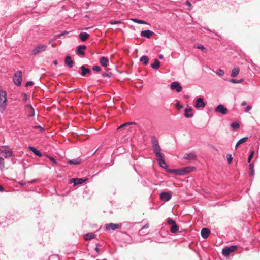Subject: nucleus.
Returning a JSON list of instances; mask_svg holds the SVG:
<instances>
[{"label":"nucleus","mask_w":260,"mask_h":260,"mask_svg":"<svg viewBox=\"0 0 260 260\" xmlns=\"http://www.w3.org/2000/svg\"><path fill=\"white\" fill-rule=\"evenodd\" d=\"M151 143L153 148L156 160L159 165L162 168L167 169V165L164 160V155L161 152V149L159 144L158 141L155 136H152L151 138Z\"/></svg>","instance_id":"f257e3e1"},{"label":"nucleus","mask_w":260,"mask_h":260,"mask_svg":"<svg viewBox=\"0 0 260 260\" xmlns=\"http://www.w3.org/2000/svg\"><path fill=\"white\" fill-rule=\"evenodd\" d=\"M7 105V92L4 90H0V111L3 113L6 108Z\"/></svg>","instance_id":"f03ea898"},{"label":"nucleus","mask_w":260,"mask_h":260,"mask_svg":"<svg viewBox=\"0 0 260 260\" xmlns=\"http://www.w3.org/2000/svg\"><path fill=\"white\" fill-rule=\"evenodd\" d=\"M47 46L43 44H39L36 46L31 51L32 55H36L39 53L44 52L46 50Z\"/></svg>","instance_id":"7ed1b4c3"},{"label":"nucleus","mask_w":260,"mask_h":260,"mask_svg":"<svg viewBox=\"0 0 260 260\" xmlns=\"http://www.w3.org/2000/svg\"><path fill=\"white\" fill-rule=\"evenodd\" d=\"M13 81L14 84L17 86H20L21 84L22 81V72L18 71L14 74L13 78Z\"/></svg>","instance_id":"20e7f679"},{"label":"nucleus","mask_w":260,"mask_h":260,"mask_svg":"<svg viewBox=\"0 0 260 260\" xmlns=\"http://www.w3.org/2000/svg\"><path fill=\"white\" fill-rule=\"evenodd\" d=\"M237 249L236 245H232L230 247H226L222 249V254L225 256H228L231 253L235 251Z\"/></svg>","instance_id":"39448f33"},{"label":"nucleus","mask_w":260,"mask_h":260,"mask_svg":"<svg viewBox=\"0 0 260 260\" xmlns=\"http://www.w3.org/2000/svg\"><path fill=\"white\" fill-rule=\"evenodd\" d=\"M214 111L216 113H220L223 115L226 114L228 112V109L222 104L218 105L215 108Z\"/></svg>","instance_id":"423d86ee"},{"label":"nucleus","mask_w":260,"mask_h":260,"mask_svg":"<svg viewBox=\"0 0 260 260\" xmlns=\"http://www.w3.org/2000/svg\"><path fill=\"white\" fill-rule=\"evenodd\" d=\"M172 198V195L170 192H162L160 194V199L162 201L167 202L169 201Z\"/></svg>","instance_id":"0eeeda50"},{"label":"nucleus","mask_w":260,"mask_h":260,"mask_svg":"<svg viewBox=\"0 0 260 260\" xmlns=\"http://www.w3.org/2000/svg\"><path fill=\"white\" fill-rule=\"evenodd\" d=\"M206 106V104L204 101V99L202 98H199L197 99L194 107L196 108H204Z\"/></svg>","instance_id":"6e6552de"},{"label":"nucleus","mask_w":260,"mask_h":260,"mask_svg":"<svg viewBox=\"0 0 260 260\" xmlns=\"http://www.w3.org/2000/svg\"><path fill=\"white\" fill-rule=\"evenodd\" d=\"M171 89L173 90H176L177 92H179L182 90V87L177 82H173L171 84Z\"/></svg>","instance_id":"1a4fd4ad"},{"label":"nucleus","mask_w":260,"mask_h":260,"mask_svg":"<svg viewBox=\"0 0 260 260\" xmlns=\"http://www.w3.org/2000/svg\"><path fill=\"white\" fill-rule=\"evenodd\" d=\"M0 153L3 154L5 158H10L13 156V153L10 150H0Z\"/></svg>","instance_id":"9d476101"},{"label":"nucleus","mask_w":260,"mask_h":260,"mask_svg":"<svg viewBox=\"0 0 260 260\" xmlns=\"http://www.w3.org/2000/svg\"><path fill=\"white\" fill-rule=\"evenodd\" d=\"M183 158L184 159L193 160L196 159L197 155H196V154L194 152L186 153L184 156Z\"/></svg>","instance_id":"9b49d317"},{"label":"nucleus","mask_w":260,"mask_h":260,"mask_svg":"<svg viewBox=\"0 0 260 260\" xmlns=\"http://www.w3.org/2000/svg\"><path fill=\"white\" fill-rule=\"evenodd\" d=\"M153 34V32L150 30H143L141 32V36L143 37H146L149 39Z\"/></svg>","instance_id":"f8f14e48"},{"label":"nucleus","mask_w":260,"mask_h":260,"mask_svg":"<svg viewBox=\"0 0 260 260\" xmlns=\"http://www.w3.org/2000/svg\"><path fill=\"white\" fill-rule=\"evenodd\" d=\"M210 233V231L209 229L206 228H204L202 229L201 234L202 238L204 239H206L208 237L209 234Z\"/></svg>","instance_id":"ddd939ff"},{"label":"nucleus","mask_w":260,"mask_h":260,"mask_svg":"<svg viewBox=\"0 0 260 260\" xmlns=\"http://www.w3.org/2000/svg\"><path fill=\"white\" fill-rule=\"evenodd\" d=\"M86 47L85 45H80L78 46L76 51L77 54L84 55L85 54V52L84 50L86 49Z\"/></svg>","instance_id":"4468645a"},{"label":"nucleus","mask_w":260,"mask_h":260,"mask_svg":"<svg viewBox=\"0 0 260 260\" xmlns=\"http://www.w3.org/2000/svg\"><path fill=\"white\" fill-rule=\"evenodd\" d=\"M79 37L82 41L85 42L89 38V35L86 32H82L79 34Z\"/></svg>","instance_id":"2eb2a0df"},{"label":"nucleus","mask_w":260,"mask_h":260,"mask_svg":"<svg viewBox=\"0 0 260 260\" xmlns=\"http://www.w3.org/2000/svg\"><path fill=\"white\" fill-rule=\"evenodd\" d=\"M87 180V179H83V178H74L73 179V182L74 183V185H77L79 184H81L85 181Z\"/></svg>","instance_id":"dca6fc26"},{"label":"nucleus","mask_w":260,"mask_h":260,"mask_svg":"<svg viewBox=\"0 0 260 260\" xmlns=\"http://www.w3.org/2000/svg\"><path fill=\"white\" fill-rule=\"evenodd\" d=\"M119 228V225L115 223H109L106 225V229L107 230L112 229L115 230Z\"/></svg>","instance_id":"f3484780"},{"label":"nucleus","mask_w":260,"mask_h":260,"mask_svg":"<svg viewBox=\"0 0 260 260\" xmlns=\"http://www.w3.org/2000/svg\"><path fill=\"white\" fill-rule=\"evenodd\" d=\"M108 62L109 59L107 57L103 56L100 58V63L103 67H107Z\"/></svg>","instance_id":"a211bd4d"},{"label":"nucleus","mask_w":260,"mask_h":260,"mask_svg":"<svg viewBox=\"0 0 260 260\" xmlns=\"http://www.w3.org/2000/svg\"><path fill=\"white\" fill-rule=\"evenodd\" d=\"M65 63L68 66L69 68H72L73 66V61L71 59V57L69 56H67L65 58Z\"/></svg>","instance_id":"6ab92c4d"},{"label":"nucleus","mask_w":260,"mask_h":260,"mask_svg":"<svg viewBox=\"0 0 260 260\" xmlns=\"http://www.w3.org/2000/svg\"><path fill=\"white\" fill-rule=\"evenodd\" d=\"M28 148L36 155H37L39 157H41L42 156V154H41V153L39 150H38L37 149H36L35 147H34L32 146H29Z\"/></svg>","instance_id":"aec40b11"},{"label":"nucleus","mask_w":260,"mask_h":260,"mask_svg":"<svg viewBox=\"0 0 260 260\" xmlns=\"http://www.w3.org/2000/svg\"><path fill=\"white\" fill-rule=\"evenodd\" d=\"M95 237V235L93 233H88L85 235L84 239L86 241H88L91 239H94Z\"/></svg>","instance_id":"412c9836"},{"label":"nucleus","mask_w":260,"mask_h":260,"mask_svg":"<svg viewBox=\"0 0 260 260\" xmlns=\"http://www.w3.org/2000/svg\"><path fill=\"white\" fill-rule=\"evenodd\" d=\"M81 159H80L79 157H78V158L73 159L72 160H69L68 161V163L69 164H72V165H78L81 162Z\"/></svg>","instance_id":"4be33fe9"},{"label":"nucleus","mask_w":260,"mask_h":260,"mask_svg":"<svg viewBox=\"0 0 260 260\" xmlns=\"http://www.w3.org/2000/svg\"><path fill=\"white\" fill-rule=\"evenodd\" d=\"M80 68L82 70L81 75L83 76H84L87 73H91L90 70L88 68H85L84 66H82Z\"/></svg>","instance_id":"5701e85b"},{"label":"nucleus","mask_w":260,"mask_h":260,"mask_svg":"<svg viewBox=\"0 0 260 260\" xmlns=\"http://www.w3.org/2000/svg\"><path fill=\"white\" fill-rule=\"evenodd\" d=\"M191 108H186L185 109L184 116L187 118L192 117L193 116V113H191Z\"/></svg>","instance_id":"b1692460"},{"label":"nucleus","mask_w":260,"mask_h":260,"mask_svg":"<svg viewBox=\"0 0 260 260\" xmlns=\"http://www.w3.org/2000/svg\"><path fill=\"white\" fill-rule=\"evenodd\" d=\"M240 69L238 67L234 68L231 73V77H236L239 73Z\"/></svg>","instance_id":"393cba45"},{"label":"nucleus","mask_w":260,"mask_h":260,"mask_svg":"<svg viewBox=\"0 0 260 260\" xmlns=\"http://www.w3.org/2000/svg\"><path fill=\"white\" fill-rule=\"evenodd\" d=\"M159 66L160 62L157 59H155L154 63L151 64V67L154 69H158Z\"/></svg>","instance_id":"a878e982"},{"label":"nucleus","mask_w":260,"mask_h":260,"mask_svg":"<svg viewBox=\"0 0 260 260\" xmlns=\"http://www.w3.org/2000/svg\"><path fill=\"white\" fill-rule=\"evenodd\" d=\"M249 175L250 176H253L254 175V164L253 163L249 164Z\"/></svg>","instance_id":"bb28decb"},{"label":"nucleus","mask_w":260,"mask_h":260,"mask_svg":"<svg viewBox=\"0 0 260 260\" xmlns=\"http://www.w3.org/2000/svg\"><path fill=\"white\" fill-rule=\"evenodd\" d=\"M140 60L143 62V64L147 65L148 64L149 59L147 56L144 55L140 58Z\"/></svg>","instance_id":"cd10ccee"},{"label":"nucleus","mask_w":260,"mask_h":260,"mask_svg":"<svg viewBox=\"0 0 260 260\" xmlns=\"http://www.w3.org/2000/svg\"><path fill=\"white\" fill-rule=\"evenodd\" d=\"M133 22L138 23V24H148L147 22L144 20L138 19L136 18H133L131 19Z\"/></svg>","instance_id":"c85d7f7f"},{"label":"nucleus","mask_w":260,"mask_h":260,"mask_svg":"<svg viewBox=\"0 0 260 260\" xmlns=\"http://www.w3.org/2000/svg\"><path fill=\"white\" fill-rule=\"evenodd\" d=\"M248 139V137H245L240 139L237 143L236 145V148H237L239 145L241 144L244 143Z\"/></svg>","instance_id":"c756f323"},{"label":"nucleus","mask_w":260,"mask_h":260,"mask_svg":"<svg viewBox=\"0 0 260 260\" xmlns=\"http://www.w3.org/2000/svg\"><path fill=\"white\" fill-rule=\"evenodd\" d=\"M166 172L178 175L179 169H166Z\"/></svg>","instance_id":"7c9ffc66"},{"label":"nucleus","mask_w":260,"mask_h":260,"mask_svg":"<svg viewBox=\"0 0 260 260\" xmlns=\"http://www.w3.org/2000/svg\"><path fill=\"white\" fill-rule=\"evenodd\" d=\"M132 124H136L135 122H126L125 123H123L121 125H120L118 129H120V128H122L123 127H126L128 125H132Z\"/></svg>","instance_id":"2f4dec72"},{"label":"nucleus","mask_w":260,"mask_h":260,"mask_svg":"<svg viewBox=\"0 0 260 260\" xmlns=\"http://www.w3.org/2000/svg\"><path fill=\"white\" fill-rule=\"evenodd\" d=\"M178 230H179V229L178 228V226L176 225V223L172 225L170 229L171 232L173 233H176L178 231Z\"/></svg>","instance_id":"473e14b6"},{"label":"nucleus","mask_w":260,"mask_h":260,"mask_svg":"<svg viewBox=\"0 0 260 260\" xmlns=\"http://www.w3.org/2000/svg\"><path fill=\"white\" fill-rule=\"evenodd\" d=\"M33 128L37 130V133H41L44 131V128H43L41 126H33Z\"/></svg>","instance_id":"72a5a7b5"},{"label":"nucleus","mask_w":260,"mask_h":260,"mask_svg":"<svg viewBox=\"0 0 260 260\" xmlns=\"http://www.w3.org/2000/svg\"><path fill=\"white\" fill-rule=\"evenodd\" d=\"M231 128L234 130L239 128V124L237 122H234L231 124Z\"/></svg>","instance_id":"f704fd0d"},{"label":"nucleus","mask_w":260,"mask_h":260,"mask_svg":"<svg viewBox=\"0 0 260 260\" xmlns=\"http://www.w3.org/2000/svg\"><path fill=\"white\" fill-rule=\"evenodd\" d=\"M243 81V79H241V80H236V79H231L230 80V82L231 83H235V84H236V83H241L242 81Z\"/></svg>","instance_id":"c9c22d12"},{"label":"nucleus","mask_w":260,"mask_h":260,"mask_svg":"<svg viewBox=\"0 0 260 260\" xmlns=\"http://www.w3.org/2000/svg\"><path fill=\"white\" fill-rule=\"evenodd\" d=\"M184 170H185V174H187L188 173L191 172V171L193 170V167H185V168H183Z\"/></svg>","instance_id":"e433bc0d"},{"label":"nucleus","mask_w":260,"mask_h":260,"mask_svg":"<svg viewBox=\"0 0 260 260\" xmlns=\"http://www.w3.org/2000/svg\"><path fill=\"white\" fill-rule=\"evenodd\" d=\"M149 227V224L148 223L144 225L141 229L139 231V233L140 235H143L144 234L143 230L145 229L148 228Z\"/></svg>","instance_id":"4c0bfd02"},{"label":"nucleus","mask_w":260,"mask_h":260,"mask_svg":"<svg viewBox=\"0 0 260 260\" xmlns=\"http://www.w3.org/2000/svg\"><path fill=\"white\" fill-rule=\"evenodd\" d=\"M224 71L223 70H221V69H218L217 72H216V74L217 75H218L219 76H222L224 75Z\"/></svg>","instance_id":"58836bf2"},{"label":"nucleus","mask_w":260,"mask_h":260,"mask_svg":"<svg viewBox=\"0 0 260 260\" xmlns=\"http://www.w3.org/2000/svg\"><path fill=\"white\" fill-rule=\"evenodd\" d=\"M196 48H198V49H201L204 52H206L207 51V49L206 48H205L203 46L201 45H198L196 47Z\"/></svg>","instance_id":"ea45409f"},{"label":"nucleus","mask_w":260,"mask_h":260,"mask_svg":"<svg viewBox=\"0 0 260 260\" xmlns=\"http://www.w3.org/2000/svg\"><path fill=\"white\" fill-rule=\"evenodd\" d=\"M254 151H251V152H250V154H249V155L248 156V161L249 162H250L251 159L252 158V157H253V156L254 155Z\"/></svg>","instance_id":"a19ab883"},{"label":"nucleus","mask_w":260,"mask_h":260,"mask_svg":"<svg viewBox=\"0 0 260 260\" xmlns=\"http://www.w3.org/2000/svg\"><path fill=\"white\" fill-rule=\"evenodd\" d=\"M167 223L169 224V225H173L175 223V221L174 220H173V219L169 218L167 219Z\"/></svg>","instance_id":"79ce46f5"},{"label":"nucleus","mask_w":260,"mask_h":260,"mask_svg":"<svg viewBox=\"0 0 260 260\" xmlns=\"http://www.w3.org/2000/svg\"><path fill=\"white\" fill-rule=\"evenodd\" d=\"M185 174V171L184 170L183 168L179 169L178 175H184Z\"/></svg>","instance_id":"37998d69"},{"label":"nucleus","mask_w":260,"mask_h":260,"mask_svg":"<svg viewBox=\"0 0 260 260\" xmlns=\"http://www.w3.org/2000/svg\"><path fill=\"white\" fill-rule=\"evenodd\" d=\"M92 70L94 71H96V72H99L101 70V68L100 66H94L92 68Z\"/></svg>","instance_id":"c03bdc74"},{"label":"nucleus","mask_w":260,"mask_h":260,"mask_svg":"<svg viewBox=\"0 0 260 260\" xmlns=\"http://www.w3.org/2000/svg\"><path fill=\"white\" fill-rule=\"evenodd\" d=\"M121 22L120 21H115V20H111L109 22V23L110 24H117L121 23Z\"/></svg>","instance_id":"a18cd8bd"},{"label":"nucleus","mask_w":260,"mask_h":260,"mask_svg":"<svg viewBox=\"0 0 260 260\" xmlns=\"http://www.w3.org/2000/svg\"><path fill=\"white\" fill-rule=\"evenodd\" d=\"M112 76V73L111 72H105L103 74V77H110Z\"/></svg>","instance_id":"49530a36"},{"label":"nucleus","mask_w":260,"mask_h":260,"mask_svg":"<svg viewBox=\"0 0 260 260\" xmlns=\"http://www.w3.org/2000/svg\"><path fill=\"white\" fill-rule=\"evenodd\" d=\"M227 159H228V164H231L232 161V159H233L232 155L231 154H228L227 155Z\"/></svg>","instance_id":"de8ad7c7"},{"label":"nucleus","mask_w":260,"mask_h":260,"mask_svg":"<svg viewBox=\"0 0 260 260\" xmlns=\"http://www.w3.org/2000/svg\"><path fill=\"white\" fill-rule=\"evenodd\" d=\"M27 107L29 108L32 110V114H30L29 115V116H30V117L34 116V114H35V113H34V109H33L32 106L31 105H28L27 106Z\"/></svg>","instance_id":"09e8293b"},{"label":"nucleus","mask_w":260,"mask_h":260,"mask_svg":"<svg viewBox=\"0 0 260 260\" xmlns=\"http://www.w3.org/2000/svg\"><path fill=\"white\" fill-rule=\"evenodd\" d=\"M69 34V32L68 31H63L61 34H59L58 35V38H60L62 36H63V35H67Z\"/></svg>","instance_id":"8fccbe9b"},{"label":"nucleus","mask_w":260,"mask_h":260,"mask_svg":"<svg viewBox=\"0 0 260 260\" xmlns=\"http://www.w3.org/2000/svg\"><path fill=\"white\" fill-rule=\"evenodd\" d=\"M34 84L33 82L32 81H28L25 84V86L26 87H28L29 86H31L32 85Z\"/></svg>","instance_id":"3c124183"},{"label":"nucleus","mask_w":260,"mask_h":260,"mask_svg":"<svg viewBox=\"0 0 260 260\" xmlns=\"http://www.w3.org/2000/svg\"><path fill=\"white\" fill-rule=\"evenodd\" d=\"M47 157L52 161L53 162V163L54 164H57V161L54 158H53L52 157H51V156H47Z\"/></svg>","instance_id":"603ef678"},{"label":"nucleus","mask_w":260,"mask_h":260,"mask_svg":"<svg viewBox=\"0 0 260 260\" xmlns=\"http://www.w3.org/2000/svg\"><path fill=\"white\" fill-rule=\"evenodd\" d=\"M251 108H252L251 106H250L248 105V106H247L246 107V108H245V111L246 112H248L250 110H251Z\"/></svg>","instance_id":"864d4df0"},{"label":"nucleus","mask_w":260,"mask_h":260,"mask_svg":"<svg viewBox=\"0 0 260 260\" xmlns=\"http://www.w3.org/2000/svg\"><path fill=\"white\" fill-rule=\"evenodd\" d=\"M5 164L4 159L2 157H0V165L4 166Z\"/></svg>","instance_id":"5fc2aeb1"},{"label":"nucleus","mask_w":260,"mask_h":260,"mask_svg":"<svg viewBox=\"0 0 260 260\" xmlns=\"http://www.w3.org/2000/svg\"><path fill=\"white\" fill-rule=\"evenodd\" d=\"M176 106H177V107L178 108H179V109H181V108H183V106H182V105H180V103H178H178H177V104H176Z\"/></svg>","instance_id":"6e6d98bb"},{"label":"nucleus","mask_w":260,"mask_h":260,"mask_svg":"<svg viewBox=\"0 0 260 260\" xmlns=\"http://www.w3.org/2000/svg\"><path fill=\"white\" fill-rule=\"evenodd\" d=\"M246 104H247V103H246V102L245 101H243L241 103V105L242 106H245V105H246Z\"/></svg>","instance_id":"4d7b16f0"},{"label":"nucleus","mask_w":260,"mask_h":260,"mask_svg":"<svg viewBox=\"0 0 260 260\" xmlns=\"http://www.w3.org/2000/svg\"><path fill=\"white\" fill-rule=\"evenodd\" d=\"M53 64L55 66L57 65L58 64V62L56 60H54L53 62Z\"/></svg>","instance_id":"13d9d810"},{"label":"nucleus","mask_w":260,"mask_h":260,"mask_svg":"<svg viewBox=\"0 0 260 260\" xmlns=\"http://www.w3.org/2000/svg\"><path fill=\"white\" fill-rule=\"evenodd\" d=\"M3 190H4L3 187H2V186H1L0 185V191H3Z\"/></svg>","instance_id":"bf43d9fd"},{"label":"nucleus","mask_w":260,"mask_h":260,"mask_svg":"<svg viewBox=\"0 0 260 260\" xmlns=\"http://www.w3.org/2000/svg\"><path fill=\"white\" fill-rule=\"evenodd\" d=\"M159 57L160 59H162L164 57V56H163V55L160 54V55H159Z\"/></svg>","instance_id":"052dcab7"},{"label":"nucleus","mask_w":260,"mask_h":260,"mask_svg":"<svg viewBox=\"0 0 260 260\" xmlns=\"http://www.w3.org/2000/svg\"><path fill=\"white\" fill-rule=\"evenodd\" d=\"M187 5L190 6L191 5V4H190V3L189 2L187 1Z\"/></svg>","instance_id":"680f3d73"},{"label":"nucleus","mask_w":260,"mask_h":260,"mask_svg":"<svg viewBox=\"0 0 260 260\" xmlns=\"http://www.w3.org/2000/svg\"><path fill=\"white\" fill-rule=\"evenodd\" d=\"M95 250L96 251H98L99 250V249L98 247H96V248H95Z\"/></svg>","instance_id":"e2e57ef3"}]
</instances>
